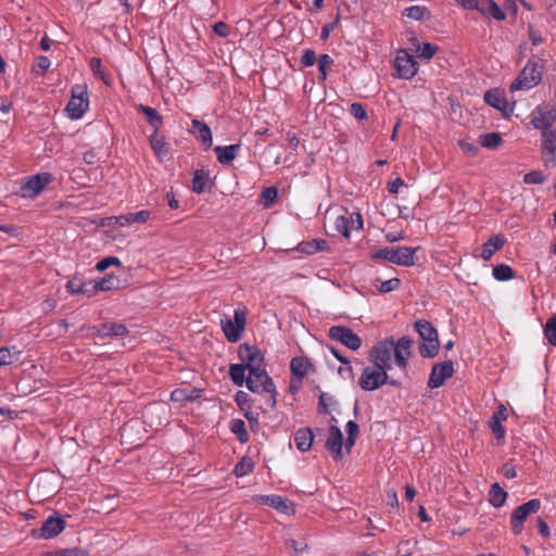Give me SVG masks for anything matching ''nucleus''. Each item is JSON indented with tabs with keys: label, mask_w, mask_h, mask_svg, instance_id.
<instances>
[{
	"label": "nucleus",
	"mask_w": 556,
	"mask_h": 556,
	"mask_svg": "<svg viewBox=\"0 0 556 556\" xmlns=\"http://www.w3.org/2000/svg\"><path fill=\"white\" fill-rule=\"evenodd\" d=\"M413 341L407 337L394 340L392 337L377 342L369 351L370 363L386 370L392 369V364L406 374L407 362L412 356Z\"/></svg>",
	"instance_id": "f03ea898"
},
{
	"label": "nucleus",
	"mask_w": 556,
	"mask_h": 556,
	"mask_svg": "<svg viewBox=\"0 0 556 556\" xmlns=\"http://www.w3.org/2000/svg\"><path fill=\"white\" fill-rule=\"evenodd\" d=\"M459 147L462 150L470 155H476L478 153V147L475 143L467 141H459Z\"/></svg>",
	"instance_id": "e2e57ef3"
},
{
	"label": "nucleus",
	"mask_w": 556,
	"mask_h": 556,
	"mask_svg": "<svg viewBox=\"0 0 556 556\" xmlns=\"http://www.w3.org/2000/svg\"><path fill=\"white\" fill-rule=\"evenodd\" d=\"M484 101L490 106L502 112L505 116L511 114L514 111V105L508 103L505 91L498 88L488 90L484 93Z\"/></svg>",
	"instance_id": "6ab92c4d"
},
{
	"label": "nucleus",
	"mask_w": 556,
	"mask_h": 556,
	"mask_svg": "<svg viewBox=\"0 0 556 556\" xmlns=\"http://www.w3.org/2000/svg\"><path fill=\"white\" fill-rule=\"evenodd\" d=\"M544 336L549 344L556 346V313L547 319L544 327Z\"/></svg>",
	"instance_id": "37998d69"
},
{
	"label": "nucleus",
	"mask_w": 556,
	"mask_h": 556,
	"mask_svg": "<svg viewBox=\"0 0 556 556\" xmlns=\"http://www.w3.org/2000/svg\"><path fill=\"white\" fill-rule=\"evenodd\" d=\"M312 367V363L306 357H294L290 363V370L293 376H296L299 379L304 378Z\"/></svg>",
	"instance_id": "c85d7f7f"
},
{
	"label": "nucleus",
	"mask_w": 556,
	"mask_h": 556,
	"mask_svg": "<svg viewBox=\"0 0 556 556\" xmlns=\"http://www.w3.org/2000/svg\"><path fill=\"white\" fill-rule=\"evenodd\" d=\"M286 138L288 140L290 148L295 151L300 144V140L296 137V135L294 132L289 131L287 132Z\"/></svg>",
	"instance_id": "338daca9"
},
{
	"label": "nucleus",
	"mask_w": 556,
	"mask_h": 556,
	"mask_svg": "<svg viewBox=\"0 0 556 556\" xmlns=\"http://www.w3.org/2000/svg\"><path fill=\"white\" fill-rule=\"evenodd\" d=\"M287 548L294 553V554H301L306 549V544L304 542H298L295 540H289L286 543Z\"/></svg>",
	"instance_id": "6e6d98bb"
},
{
	"label": "nucleus",
	"mask_w": 556,
	"mask_h": 556,
	"mask_svg": "<svg viewBox=\"0 0 556 556\" xmlns=\"http://www.w3.org/2000/svg\"><path fill=\"white\" fill-rule=\"evenodd\" d=\"M328 334L331 340L340 342L352 351L362 346V339L349 327L332 326Z\"/></svg>",
	"instance_id": "ddd939ff"
},
{
	"label": "nucleus",
	"mask_w": 556,
	"mask_h": 556,
	"mask_svg": "<svg viewBox=\"0 0 556 556\" xmlns=\"http://www.w3.org/2000/svg\"><path fill=\"white\" fill-rule=\"evenodd\" d=\"M208 180V174L203 169H197L192 178V191L202 193Z\"/></svg>",
	"instance_id": "4c0bfd02"
},
{
	"label": "nucleus",
	"mask_w": 556,
	"mask_h": 556,
	"mask_svg": "<svg viewBox=\"0 0 556 556\" xmlns=\"http://www.w3.org/2000/svg\"><path fill=\"white\" fill-rule=\"evenodd\" d=\"M339 375L343 378V379H350V380H353L354 379V374H353V368L352 366L350 365V362H348V365H343L339 368L338 370Z\"/></svg>",
	"instance_id": "680f3d73"
},
{
	"label": "nucleus",
	"mask_w": 556,
	"mask_h": 556,
	"mask_svg": "<svg viewBox=\"0 0 556 556\" xmlns=\"http://www.w3.org/2000/svg\"><path fill=\"white\" fill-rule=\"evenodd\" d=\"M545 180V175L539 170H531L523 176V182L528 185H540Z\"/></svg>",
	"instance_id": "8fccbe9b"
},
{
	"label": "nucleus",
	"mask_w": 556,
	"mask_h": 556,
	"mask_svg": "<svg viewBox=\"0 0 556 556\" xmlns=\"http://www.w3.org/2000/svg\"><path fill=\"white\" fill-rule=\"evenodd\" d=\"M51 65L50 60L47 56L40 55L35 59L34 65H33V72L36 75L43 74Z\"/></svg>",
	"instance_id": "09e8293b"
},
{
	"label": "nucleus",
	"mask_w": 556,
	"mask_h": 556,
	"mask_svg": "<svg viewBox=\"0 0 556 556\" xmlns=\"http://www.w3.org/2000/svg\"><path fill=\"white\" fill-rule=\"evenodd\" d=\"M21 353L22 352L14 345L0 348V364L8 366L18 362Z\"/></svg>",
	"instance_id": "2f4dec72"
},
{
	"label": "nucleus",
	"mask_w": 556,
	"mask_h": 556,
	"mask_svg": "<svg viewBox=\"0 0 556 556\" xmlns=\"http://www.w3.org/2000/svg\"><path fill=\"white\" fill-rule=\"evenodd\" d=\"M137 110L144 115L149 125L154 129V132L159 131L163 123L161 114L155 109L143 104H139Z\"/></svg>",
	"instance_id": "bb28decb"
},
{
	"label": "nucleus",
	"mask_w": 556,
	"mask_h": 556,
	"mask_svg": "<svg viewBox=\"0 0 556 556\" xmlns=\"http://www.w3.org/2000/svg\"><path fill=\"white\" fill-rule=\"evenodd\" d=\"M238 355L248 370L247 388L253 393L262 394L266 406L274 408L277 403V393L265 369L263 352L255 345L242 344L239 346Z\"/></svg>",
	"instance_id": "f257e3e1"
},
{
	"label": "nucleus",
	"mask_w": 556,
	"mask_h": 556,
	"mask_svg": "<svg viewBox=\"0 0 556 556\" xmlns=\"http://www.w3.org/2000/svg\"><path fill=\"white\" fill-rule=\"evenodd\" d=\"M118 279L114 276H108L99 280H89L83 282L78 278H72V294H85L88 298L94 295L98 291H110L117 288Z\"/></svg>",
	"instance_id": "0eeeda50"
},
{
	"label": "nucleus",
	"mask_w": 556,
	"mask_h": 556,
	"mask_svg": "<svg viewBox=\"0 0 556 556\" xmlns=\"http://www.w3.org/2000/svg\"><path fill=\"white\" fill-rule=\"evenodd\" d=\"M540 508L541 501L538 498L530 500L518 506L510 516V526L514 534H520L523 530V522L528 516L538 513Z\"/></svg>",
	"instance_id": "1a4fd4ad"
},
{
	"label": "nucleus",
	"mask_w": 556,
	"mask_h": 556,
	"mask_svg": "<svg viewBox=\"0 0 556 556\" xmlns=\"http://www.w3.org/2000/svg\"><path fill=\"white\" fill-rule=\"evenodd\" d=\"M533 128L544 131L555 129L553 124L556 122V108L540 104L530 114Z\"/></svg>",
	"instance_id": "9d476101"
},
{
	"label": "nucleus",
	"mask_w": 556,
	"mask_h": 556,
	"mask_svg": "<svg viewBox=\"0 0 556 556\" xmlns=\"http://www.w3.org/2000/svg\"><path fill=\"white\" fill-rule=\"evenodd\" d=\"M213 30L220 37H227L229 35V28L226 23L217 22L213 26Z\"/></svg>",
	"instance_id": "052dcab7"
},
{
	"label": "nucleus",
	"mask_w": 556,
	"mask_h": 556,
	"mask_svg": "<svg viewBox=\"0 0 556 556\" xmlns=\"http://www.w3.org/2000/svg\"><path fill=\"white\" fill-rule=\"evenodd\" d=\"M419 247H387L372 253V258H383L400 266H413L415 264V254Z\"/></svg>",
	"instance_id": "39448f33"
},
{
	"label": "nucleus",
	"mask_w": 556,
	"mask_h": 556,
	"mask_svg": "<svg viewBox=\"0 0 556 556\" xmlns=\"http://www.w3.org/2000/svg\"><path fill=\"white\" fill-rule=\"evenodd\" d=\"M240 144L217 146L214 148L217 161L220 164L229 165L237 156Z\"/></svg>",
	"instance_id": "a878e982"
},
{
	"label": "nucleus",
	"mask_w": 556,
	"mask_h": 556,
	"mask_svg": "<svg viewBox=\"0 0 556 556\" xmlns=\"http://www.w3.org/2000/svg\"><path fill=\"white\" fill-rule=\"evenodd\" d=\"M66 527L64 518L58 515L49 516L42 526L33 531V536L36 539L50 540L59 535Z\"/></svg>",
	"instance_id": "f8f14e48"
},
{
	"label": "nucleus",
	"mask_w": 556,
	"mask_h": 556,
	"mask_svg": "<svg viewBox=\"0 0 556 556\" xmlns=\"http://www.w3.org/2000/svg\"><path fill=\"white\" fill-rule=\"evenodd\" d=\"M278 191L275 187H267L262 191L261 199L265 207H269L277 199Z\"/></svg>",
	"instance_id": "de8ad7c7"
},
{
	"label": "nucleus",
	"mask_w": 556,
	"mask_h": 556,
	"mask_svg": "<svg viewBox=\"0 0 556 556\" xmlns=\"http://www.w3.org/2000/svg\"><path fill=\"white\" fill-rule=\"evenodd\" d=\"M313 440L314 434L312 430L307 427L300 428L294 433V444L296 448L302 453L307 452L312 447Z\"/></svg>",
	"instance_id": "393cba45"
},
{
	"label": "nucleus",
	"mask_w": 556,
	"mask_h": 556,
	"mask_svg": "<svg viewBox=\"0 0 556 556\" xmlns=\"http://www.w3.org/2000/svg\"><path fill=\"white\" fill-rule=\"evenodd\" d=\"M245 371V366L242 363L230 365L229 376L236 386L242 387L244 383L247 384Z\"/></svg>",
	"instance_id": "72a5a7b5"
},
{
	"label": "nucleus",
	"mask_w": 556,
	"mask_h": 556,
	"mask_svg": "<svg viewBox=\"0 0 556 556\" xmlns=\"http://www.w3.org/2000/svg\"><path fill=\"white\" fill-rule=\"evenodd\" d=\"M339 20H340V17H339V15H337L334 22L328 23L325 26H323L321 31H320V39L321 40L328 39V37L330 36L331 31H333L334 28L337 27V25L339 23Z\"/></svg>",
	"instance_id": "13d9d810"
},
{
	"label": "nucleus",
	"mask_w": 556,
	"mask_h": 556,
	"mask_svg": "<svg viewBox=\"0 0 556 556\" xmlns=\"http://www.w3.org/2000/svg\"><path fill=\"white\" fill-rule=\"evenodd\" d=\"M540 132L544 165L553 167L556 164V128Z\"/></svg>",
	"instance_id": "dca6fc26"
},
{
	"label": "nucleus",
	"mask_w": 556,
	"mask_h": 556,
	"mask_svg": "<svg viewBox=\"0 0 556 556\" xmlns=\"http://www.w3.org/2000/svg\"><path fill=\"white\" fill-rule=\"evenodd\" d=\"M543 67L541 60L528 61L517 78L510 84V91L530 90L539 85L542 79Z\"/></svg>",
	"instance_id": "7ed1b4c3"
},
{
	"label": "nucleus",
	"mask_w": 556,
	"mask_h": 556,
	"mask_svg": "<svg viewBox=\"0 0 556 556\" xmlns=\"http://www.w3.org/2000/svg\"><path fill=\"white\" fill-rule=\"evenodd\" d=\"M507 413L504 405H500L498 408L493 413L490 420V428L497 440L505 438L506 431L502 422L506 420Z\"/></svg>",
	"instance_id": "5701e85b"
},
{
	"label": "nucleus",
	"mask_w": 556,
	"mask_h": 556,
	"mask_svg": "<svg viewBox=\"0 0 556 556\" xmlns=\"http://www.w3.org/2000/svg\"><path fill=\"white\" fill-rule=\"evenodd\" d=\"M536 526H538V530H539L541 535H543L544 538L549 536V533H551L549 532V527H548V525L543 519L540 518L538 520Z\"/></svg>",
	"instance_id": "774afa93"
},
{
	"label": "nucleus",
	"mask_w": 556,
	"mask_h": 556,
	"mask_svg": "<svg viewBox=\"0 0 556 556\" xmlns=\"http://www.w3.org/2000/svg\"><path fill=\"white\" fill-rule=\"evenodd\" d=\"M343 435L337 426H331L328 431L326 448L332 453L333 458L338 460L342 455Z\"/></svg>",
	"instance_id": "412c9836"
},
{
	"label": "nucleus",
	"mask_w": 556,
	"mask_h": 556,
	"mask_svg": "<svg viewBox=\"0 0 556 556\" xmlns=\"http://www.w3.org/2000/svg\"><path fill=\"white\" fill-rule=\"evenodd\" d=\"M119 260L115 256H109L99 261L96 265V269L99 271L108 269L111 265H119Z\"/></svg>",
	"instance_id": "864d4df0"
},
{
	"label": "nucleus",
	"mask_w": 556,
	"mask_h": 556,
	"mask_svg": "<svg viewBox=\"0 0 556 556\" xmlns=\"http://www.w3.org/2000/svg\"><path fill=\"white\" fill-rule=\"evenodd\" d=\"M127 333V328L121 323H105L98 329L101 338L105 337H123Z\"/></svg>",
	"instance_id": "cd10ccee"
},
{
	"label": "nucleus",
	"mask_w": 556,
	"mask_h": 556,
	"mask_svg": "<svg viewBox=\"0 0 556 556\" xmlns=\"http://www.w3.org/2000/svg\"><path fill=\"white\" fill-rule=\"evenodd\" d=\"M253 502L269 506L274 509H276L278 513L283 515H293L294 514V506L291 501H289L286 497H282L280 495L270 494V495H254Z\"/></svg>",
	"instance_id": "2eb2a0df"
},
{
	"label": "nucleus",
	"mask_w": 556,
	"mask_h": 556,
	"mask_svg": "<svg viewBox=\"0 0 556 556\" xmlns=\"http://www.w3.org/2000/svg\"><path fill=\"white\" fill-rule=\"evenodd\" d=\"M505 243L506 238L503 235L492 236L482 244L480 256L485 261L490 260Z\"/></svg>",
	"instance_id": "b1692460"
},
{
	"label": "nucleus",
	"mask_w": 556,
	"mask_h": 556,
	"mask_svg": "<svg viewBox=\"0 0 556 556\" xmlns=\"http://www.w3.org/2000/svg\"><path fill=\"white\" fill-rule=\"evenodd\" d=\"M438 46L430 42H422L416 46V52L420 59L430 60L438 52Z\"/></svg>",
	"instance_id": "a19ab883"
},
{
	"label": "nucleus",
	"mask_w": 556,
	"mask_h": 556,
	"mask_svg": "<svg viewBox=\"0 0 556 556\" xmlns=\"http://www.w3.org/2000/svg\"><path fill=\"white\" fill-rule=\"evenodd\" d=\"M190 132L199 140L205 150L210 149L213 144V137L211 128L199 119H192V128Z\"/></svg>",
	"instance_id": "4be33fe9"
},
{
	"label": "nucleus",
	"mask_w": 556,
	"mask_h": 556,
	"mask_svg": "<svg viewBox=\"0 0 556 556\" xmlns=\"http://www.w3.org/2000/svg\"><path fill=\"white\" fill-rule=\"evenodd\" d=\"M170 399L174 402H182L186 400H190L191 397L187 394L185 389H176L170 393Z\"/></svg>",
	"instance_id": "bf43d9fd"
},
{
	"label": "nucleus",
	"mask_w": 556,
	"mask_h": 556,
	"mask_svg": "<svg viewBox=\"0 0 556 556\" xmlns=\"http://www.w3.org/2000/svg\"><path fill=\"white\" fill-rule=\"evenodd\" d=\"M346 215H348L350 230H353V229L359 230L363 228V217H362L361 213H358V212L348 213L346 212Z\"/></svg>",
	"instance_id": "3c124183"
},
{
	"label": "nucleus",
	"mask_w": 556,
	"mask_h": 556,
	"mask_svg": "<svg viewBox=\"0 0 556 556\" xmlns=\"http://www.w3.org/2000/svg\"><path fill=\"white\" fill-rule=\"evenodd\" d=\"M350 113L354 118L358 121H364L367 118V113L361 103H352L350 108Z\"/></svg>",
	"instance_id": "603ef678"
},
{
	"label": "nucleus",
	"mask_w": 556,
	"mask_h": 556,
	"mask_svg": "<svg viewBox=\"0 0 556 556\" xmlns=\"http://www.w3.org/2000/svg\"><path fill=\"white\" fill-rule=\"evenodd\" d=\"M151 217V212L141 210L134 213H127L119 216H112L108 218L109 226L127 227L132 224H144Z\"/></svg>",
	"instance_id": "a211bd4d"
},
{
	"label": "nucleus",
	"mask_w": 556,
	"mask_h": 556,
	"mask_svg": "<svg viewBox=\"0 0 556 556\" xmlns=\"http://www.w3.org/2000/svg\"><path fill=\"white\" fill-rule=\"evenodd\" d=\"M415 330L422 339L419 353L422 357H434L439 351V338L437 329L427 320L420 319L414 324Z\"/></svg>",
	"instance_id": "423d86ee"
},
{
	"label": "nucleus",
	"mask_w": 556,
	"mask_h": 556,
	"mask_svg": "<svg viewBox=\"0 0 556 556\" xmlns=\"http://www.w3.org/2000/svg\"><path fill=\"white\" fill-rule=\"evenodd\" d=\"M455 2L465 10H477L481 14H486L483 0H455Z\"/></svg>",
	"instance_id": "a18cd8bd"
},
{
	"label": "nucleus",
	"mask_w": 556,
	"mask_h": 556,
	"mask_svg": "<svg viewBox=\"0 0 556 556\" xmlns=\"http://www.w3.org/2000/svg\"><path fill=\"white\" fill-rule=\"evenodd\" d=\"M334 229L338 233L342 235L345 238L350 237V226L348 220V215H339L334 219Z\"/></svg>",
	"instance_id": "49530a36"
},
{
	"label": "nucleus",
	"mask_w": 556,
	"mask_h": 556,
	"mask_svg": "<svg viewBox=\"0 0 556 556\" xmlns=\"http://www.w3.org/2000/svg\"><path fill=\"white\" fill-rule=\"evenodd\" d=\"M507 496H508L507 492L504 491L497 482H494L491 485L490 493H489V503L493 507H495V508L502 507L505 504Z\"/></svg>",
	"instance_id": "c756f323"
},
{
	"label": "nucleus",
	"mask_w": 556,
	"mask_h": 556,
	"mask_svg": "<svg viewBox=\"0 0 556 556\" xmlns=\"http://www.w3.org/2000/svg\"><path fill=\"white\" fill-rule=\"evenodd\" d=\"M316 53L313 50H305L304 53L301 56V63L305 67L313 66L316 62Z\"/></svg>",
	"instance_id": "5fc2aeb1"
},
{
	"label": "nucleus",
	"mask_w": 556,
	"mask_h": 556,
	"mask_svg": "<svg viewBox=\"0 0 556 556\" xmlns=\"http://www.w3.org/2000/svg\"><path fill=\"white\" fill-rule=\"evenodd\" d=\"M403 15L414 21H422L430 17V11L425 5H412L403 11Z\"/></svg>",
	"instance_id": "473e14b6"
},
{
	"label": "nucleus",
	"mask_w": 556,
	"mask_h": 556,
	"mask_svg": "<svg viewBox=\"0 0 556 556\" xmlns=\"http://www.w3.org/2000/svg\"><path fill=\"white\" fill-rule=\"evenodd\" d=\"M393 67L395 76L401 79H412L418 72V62L405 49L396 51Z\"/></svg>",
	"instance_id": "6e6552de"
},
{
	"label": "nucleus",
	"mask_w": 556,
	"mask_h": 556,
	"mask_svg": "<svg viewBox=\"0 0 556 556\" xmlns=\"http://www.w3.org/2000/svg\"><path fill=\"white\" fill-rule=\"evenodd\" d=\"M404 186V180L400 177L388 184V191L390 193H397L400 188Z\"/></svg>",
	"instance_id": "0e129e2a"
},
{
	"label": "nucleus",
	"mask_w": 556,
	"mask_h": 556,
	"mask_svg": "<svg viewBox=\"0 0 556 556\" xmlns=\"http://www.w3.org/2000/svg\"><path fill=\"white\" fill-rule=\"evenodd\" d=\"M480 144L486 149H496L503 144V138L500 132H488L480 136Z\"/></svg>",
	"instance_id": "c9c22d12"
},
{
	"label": "nucleus",
	"mask_w": 556,
	"mask_h": 556,
	"mask_svg": "<svg viewBox=\"0 0 556 556\" xmlns=\"http://www.w3.org/2000/svg\"><path fill=\"white\" fill-rule=\"evenodd\" d=\"M254 469V462L249 456H243L241 459L236 464L233 468V473L237 477H244L252 472Z\"/></svg>",
	"instance_id": "e433bc0d"
},
{
	"label": "nucleus",
	"mask_w": 556,
	"mask_h": 556,
	"mask_svg": "<svg viewBox=\"0 0 556 556\" xmlns=\"http://www.w3.org/2000/svg\"><path fill=\"white\" fill-rule=\"evenodd\" d=\"M358 383L364 391H375L387 383L400 386L399 381L389 378L388 370L372 363L363 369Z\"/></svg>",
	"instance_id": "20e7f679"
},
{
	"label": "nucleus",
	"mask_w": 556,
	"mask_h": 556,
	"mask_svg": "<svg viewBox=\"0 0 556 556\" xmlns=\"http://www.w3.org/2000/svg\"><path fill=\"white\" fill-rule=\"evenodd\" d=\"M318 72H319V79L321 81H325L328 75V70L333 64V60L329 54H320L318 60Z\"/></svg>",
	"instance_id": "c03bdc74"
},
{
	"label": "nucleus",
	"mask_w": 556,
	"mask_h": 556,
	"mask_svg": "<svg viewBox=\"0 0 556 556\" xmlns=\"http://www.w3.org/2000/svg\"><path fill=\"white\" fill-rule=\"evenodd\" d=\"M247 314L242 309H236L233 319H227L222 323L223 331L229 342H237L244 329Z\"/></svg>",
	"instance_id": "4468645a"
},
{
	"label": "nucleus",
	"mask_w": 556,
	"mask_h": 556,
	"mask_svg": "<svg viewBox=\"0 0 556 556\" xmlns=\"http://www.w3.org/2000/svg\"><path fill=\"white\" fill-rule=\"evenodd\" d=\"M296 251L300 253L307 254V255L315 254L316 251H315L314 241L309 240V241L300 242L296 247Z\"/></svg>",
	"instance_id": "4d7b16f0"
},
{
	"label": "nucleus",
	"mask_w": 556,
	"mask_h": 556,
	"mask_svg": "<svg viewBox=\"0 0 556 556\" xmlns=\"http://www.w3.org/2000/svg\"><path fill=\"white\" fill-rule=\"evenodd\" d=\"M345 428H346L348 435L357 438V435L359 433V427L355 421H353V420L348 421Z\"/></svg>",
	"instance_id": "69168bd1"
},
{
	"label": "nucleus",
	"mask_w": 556,
	"mask_h": 556,
	"mask_svg": "<svg viewBox=\"0 0 556 556\" xmlns=\"http://www.w3.org/2000/svg\"><path fill=\"white\" fill-rule=\"evenodd\" d=\"M150 144L159 159L167 156L169 151L168 144L165 138L163 136H160L157 131L151 135Z\"/></svg>",
	"instance_id": "7c9ffc66"
},
{
	"label": "nucleus",
	"mask_w": 556,
	"mask_h": 556,
	"mask_svg": "<svg viewBox=\"0 0 556 556\" xmlns=\"http://www.w3.org/2000/svg\"><path fill=\"white\" fill-rule=\"evenodd\" d=\"M514 276L513 268L506 264H498L493 267V277L498 281H508Z\"/></svg>",
	"instance_id": "ea45409f"
},
{
	"label": "nucleus",
	"mask_w": 556,
	"mask_h": 556,
	"mask_svg": "<svg viewBox=\"0 0 556 556\" xmlns=\"http://www.w3.org/2000/svg\"><path fill=\"white\" fill-rule=\"evenodd\" d=\"M483 2L485 5V9H486L485 15L492 16L496 21L505 20L506 14L504 13V11L501 9V7L494 0H483Z\"/></svg>",
	"instance_id": "79ce46f5"
},
{
	"label": "nucleus",
	"mask_w": 556,
	"mask_h": 556,
	"mask_svg": "<svg viewBox=\"0 0 556 556\" xmlns=\"http://www.w3.org/2000/svg\"><path fill=\"white\" fill-rule=\"evenodd\" d=\"M51 180L52 176L49 173H40L28 177L22 188L24 195L34 197L39 194Z\"/></svg>",
	"instance_id": "aec40b11"
},
{
	"label": "nucleus",
	"mask_w": 556,
	"mask_h": 556,
	"mask_svg": "<svg viewBox=\"0 0 556 556\" xmlns=\"http://www.w3.org/2000/svg\"><path fill=\"white\" fill-rule=\"evenodd\" d=\"M400 285H401V280L399 278H391L388 280H381V279L377 278L372 281V286L380 293H389L394 290H397Z\"/></svg>",
	"instance_id": "f704fd0d"
},
{
	"label": "nucleus",
	"mask_w": 556,
	"mask_h": 556,
	"mask_svg": "<svg viewBox=\"0 0 556 556\" xmlns=\"http://www.w3.org/2000/svg\"><path fill=\"white\" fill-rule=\"evenodd\" d=\"M90 105L88 87L75 85L72 87V119H79L88 111Z\"/></svg>",
	"instance_id": "9b49d317"
},
{
	"label": "nucleus",
	"mask_w": 556,
	"mask_h": 556,
	"mask_svg": "<svg viewBox=\"0 0 556 556\" xmlns=\"http://www.w3.org/2000/svg\"><path fill=\"white\" fill-rule=\"evenodd\" d=\"M453 374L454 366L452 361H445L443 363L435 364L431 369L428 387L430 389H437L443 386L445 380L451 378Z\"/></svg>",
	"instance_id": "f3484780"
},
{
	"label": "nucleus",
	"mask_w": 556,
	"mask_h": 556,
	"mask_svg": "<svg viewBox=\"0 0 556 556\" xmlns=\"http://www.w3.org/2000/svg\"><path fill=\"white\" fill-rule=\"evenodd\" d=\"M230 430L235 433L241 443L249 440V433L245 429V422L242 419H232L230 421Z\"/></svg>",
	"instance_id": "58836bf2"
}]
</instances>
